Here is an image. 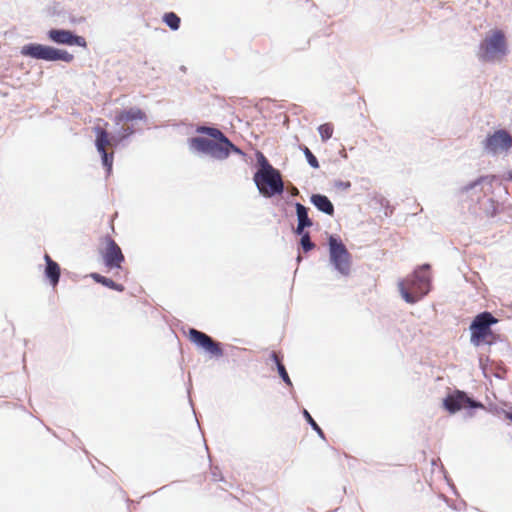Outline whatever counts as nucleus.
Listing matches in <instances>:
<instances>
[{"label":"nucleus","mask_w":512,"mask_h":512,"mask_svg":"<svg viewBox=\"0 0 512 512\" xmlns=\"http://www.w3.org/2000/svg\"><path fill=\"white\" fill-rule=\"evenodd\" d=\"M190 340L197 346L203 348L211 355L220 357L223 355V351L220 347V344L215 342L210 336L207 334L198 331L196 329H190L189 331Z\"/></svg>","instance_id":"ddd939ff"},{"label":"nucleus","mask_w":512,"mask_h":512,"mask_svg":"<svg viewBox=\"0 0 512 512\" xmlns=\"http://www.w3.org/2000/svg\"><path fill=\"white\" fill-rule=\"evenodd\" d=\"M44 258L46 261L45 275L50 280V283L55 286L59 282L60 267L49 255L46 254Z\"/></svg>","instance_id":"6ab92c4d"},{"label":"nucleus","mask_w":512,"mask_h":512,"mask_svg":"<svg viewBox=\"0 0 512 512\" xmlns=\"http://www.w3.org/2000/svg\"><path fill=\"white\" fill-rule=\"evenodd\" d=\"M191 150L211 156L217 160L228 158L229 152L221 142L217 143L205 137H194L189 141Z\"/></svg>","instance_id":"6e6552de"},{"label":"nucleus","mask_w":512,"mask_h":512,"mask_svg":"<svg viewBox=\"0 0 512 512\" xmlns=\"http://www.w3.org/2000/svg\"><path fill=\"white\" fill-rule=\"evenodd\" d=\"M303 415L304 417L306 418L307 422L311 425V427L313 428V430H315L318 435L320 437H324V433L322 431V429L319 427V425L314 421V419L312 418V416L309 414V412L307 410H304L303 411Z\"/></svg>","instance_id":"bb28decb"},{"label":"nucleus","mask_w":512,"mask_h":512,"mask_svg":"<svg viewBox=\"0 0 512 512\" xmlns=\"http://www.w3.org/2000/svg\"><path fill=\"white\" fill-rule=\"evenodd\" d=\"M430 266L425 264L417 269L411 280H409L406 288L404 282H399V291L402 298L410 304L416 303L423 296H425L430 290Z\"/></svg>","instance_id":"f257e3e1"},{"label":"nucleus","mask_w":512,"mask_h":512,"mask_svg":"<svg viewBox=\"0 0 512 512\" xmlns=\"http://www.w3.org/2000/svg\"><path fill=\"white\" fill-rule=\"evenodd\" d=\"M146 115L145 113L137 108L132 107L128 110H123L115 115V122L117 125L123 123V122H130L134 120H145Z\"/></svg>","instance_id":"dca6fc26"},{"label":"nucleus","mask_w":512,"mask_h":512,"mask_svg":"<svg viewBox=\"0 0 512 512\" xmlns=\"http://www.w3.org/2000/svg\"><path fill=\"white\" fill-rule=\"evenodd\" d=\"M506 417H507L509 420H512V412H507V413H506Z\"/></svg>","instance_id":"473e14b6"},{"label":"nucleus","mask_w":512,"mask_h":512,"mask_svg":"<svg viewBox=\"0 0 512 512\" xmlns=\"http://www.w3.org/2000/svg\"><path fill=\"white\" fill-rule=\"evenodd\" d=\"M91 277L97 282V283H100L110 289H114V290H117V291H123L124 290V287L123 285L121 284H118L116 282H114L112 279L110 278H107V277H104L98 273H92L91 274Z\"/></svg>","instance_id":"412c9836"},{"label":"nucleus","mask_w":512,"mask_h":512,"mask_svg":"<svg viewBox=\"0 0 512 512\" xmlns=\"http://www.w3.org/2000/svg\"><path fill=\"white\" fill-rule=\"evenodd\" d=\"M271 357H272V359L274 360V362H275V363H276V365H277V369H278L279 375H280V377L282 378V380H283L286 384H288V385H292L291 380H290V378H289V375H288V373H287V371H286V369H285L284 365H283V364L280 362V360L278 359L277 354L273 352V353L271 354Z\"/></svg>","instance_id":"4be33fe9"},{"label":"nucleus","mask_w":512,"mask_h":512,"mask_svg":"<svg viewBox=\"0 0 512 512\" xmlns=\"http://www.w3.org/2000/svg\"><path fill=\"white\" fill-rule=\"evenodd\" d=\"M296 214H297V228L296 233L302 234L305 228L313 225L312 220L308 216V208L301 203H295Z\"/></svg>","instance_id":"f3484780"},{"label":"nucleus","mask_w":512,"mask_h":512,"mask_svg":"<svg viewBox=\"0 0 512 512\" xmlns=\"http://www.w3.org/2000/svg\"><path fill=\"white\" fill-rule=\"evenodd\" d=\"M298 193H299V190H298L296 187H292V189H291V194H292L293 196H296V195H298Z\"/></svg>","instance_id":"2f4dec72"},{"label":"nucleus","mask_w":512,"mask_h":512,"mask_svg":"<svg viewBox=\"0 0 512 512\" xmlns=\"http://www.w3.org/2000/svg\"><path fill=\"white\" fill-rule=\"evenodd\" d=\"M336 187L342 189V190H347L350 188L351 184L350 182H343V181H338L336 184Z\"/></svg>","instance_id":"7c9ffc66"},{"label":"nucleus","mask_w":512,"mask_h":512,"mask_svg":"<svg viewBox=\"0 0 512 512\" xmlns=\"http://www.w3.org/2000/svg\"><path fill=\"white\" fill-rule=\"evenodd\" d=\"M103 259L105 265L109 268H119L121 263L124 261V256L120 247L111 238H108L107 240V246L103 254Z\"/></svg>","instance_id":"4468645a"},{"label":"nucleus","mask_w":512,"mask_h":512,"mask_svg":"<svg viewBox=\"0 0 512 512\" xmlns=\"http://www.w3.org/2000/svg\"><path fill=\"white\" fill-rule=\"evenodd\" d=\"M318 132L320 134L322 141L325 142L332 137L333 127L331 124L325 123L318 127Z\"/></svg>","instance_id":"b1692460"},{"label":"nucleus","mask_w":512,"mask_h":512,"mask_svg":"<svg viewBox=\"0 0 512 512\" xmlns=\"http://www.w3.org/2000/svg\"><path fill=\"white\" fill-rule=\"evenodd\" d=\"M301 235H302V237H301L300 243H301L303 250L306 252L312 250L314 248V244L311 241L309 234L302 233Z\"/></svg>","instance_id":"cd10ccee"},{"label":"nucleus","mask_w":512,"mask_h":512,"mask_svg":"<svg viewBox=\"0 0 512 512\" xmlns=\"http://www.w3.org/2000/svg\"><path fill=\"white\" fill-rule=\"evenodd\" d=\"M507 53L508 47L504 33L501 30H494L480 43L477 55L483 62H498Z\"/></svg>","instance_id":"f03ea898"},{"label":"nucleus","mask_w":512,"mask_h":512,"mask_svg":"<svg viewBox=\"0 0 512 512\" xmlns=\"http://www.w3.org/2000/svg\"><path fill=\"white\" fill-rule=\"evenodd\" d=\"M197 132L206 134L222 144H229V139L217 128L201 126L197 128Z\"/></svg>","instance_id":"aec40b11"},{"label":"nucleus","mask_w":512,"mask_h":512,"mask_svg":"<svg viewBox=\"0 0 512 512\" xmlns=\"http://www.w3.org/2000/svg\"><path fill=\"white\" fill-rule=\"evenodd\" d=\"M254 182L259 192L265 197H272L281 194L284 190V183L280 172L273 168L268 171H257L254 174Z\"/></svg>","instance_id":"423d86ee"},{"label":"nucleus","mask_w":512,"mask_h":512,"mask_svg":"<svg viewBox=\"0 0 512 512\" xmlns=\"http://www.w3.org/2000/svg\"><path fill=\"white\" fill-rule=\"evenodd\" d=\"M485 183L491 185L492 178L488 176H481L471 183L461 187L460 192L462 194L472 193V200H479L483 194V185Z\"/></svg>","instance_id":"2eb2a0df"},{"label":"nucleus","mask_w":512,"mask_h":512,"mask_svg":"<svg viewBox=\"0 0 512 512\" xmlns=\"http://www.w3.org/2000/svg\"><path fill=\"white\" fill-rule=\"evenodd\" d=\"M512 148V136L505 129H498L488 134L482 141V149L485 154L497 157L507 155Z\"/></svg>","instance_id":"39448f33"},{"label":"nucleus","mask_w":512,"mask_h":512,"mask_svg":"<svg viewBox=\"0 0 512 512\" xmlns=\"http://www.w3.org/2000/svg\"><path fill=\"white\" fill-rule=\"evenodd\" d=\"M223 146L228 150L229 153H230V151H233L237 154L243 155V152L241 151V149H239L234 144H232L230 140H229V144H223Z\"/></svg>","instance_id":"c756f323"},{"label":"nucleus","mask_w":512,"mask_h":512,"mask_svg":"<svg viewBox=\"0 0 512 512\" xmlns=\"http://www.w3.org/2000/svg\"><path fill=\"white\" fill-rule=\"evenodd\" d=\"M310 201L319 211L330 216L334 214V206L327 196L313 194L310 197Z\"/></svg>","instance_id":"a211bd4d"},{"label":"nucleus","mask_w":512,"mask_h":512,"mask_svg":"<svg viewBox=\"0 0 512 512\" xmlns=\"http://www.w3.org/2000/svg\"><path fill=\"white\" fill-rule=\"evenodd\" d=\"M510 178L512 179V173L510 174Z\"/></svg>","instance_id":"72a5a7b5"},{"label":"nucleus","mask_w":512,"mask_h":512,"mask_svg":"<svg viewBox=\"0 0 512 512\" xmlns=\"http://www.w3.org/2000/svg\"><path fill=\"white\" fill-rule=\"evenodd\" d=\"M257 160H258V164L260 166L259 170L258 171H268L270 169H273L274 167L268 162V160L266 159V157L261 153V152H258L257 153Z\"/></svg>","instance_id":"393cba45"},{"label":"nucleus","mask_w":512,"mask_h":512,"mask_svg":"<svg viewBox=\"0 0 512 512\" xmlns=\"http://www.w3.org/2000/svg\"><path fill=\"white\" fill-rule=\"evenodd\" d=\"M303 153L307 159V162L309 163V165L312 168H315V169L319 168V162H318L317 158L314 156V154L309 150V148L304 147Z\"/></svg>","instance_id":"a878e982"},{"label":"nucleus","mask_w":512,"mask_h":512,"mask_svg":"<svg viewBox=\"0 0 512 512\" xmlns=\"http://www.w3.org/2000/svg\"><path fill=\"white\" fill-rule=\"evenodd\" d=\"M497 323V319L490 312L478 314L470 324L471 343L474 346L481 344H491L488 336L492 335L491 326Z\"/></svg>","instance_id":"0eeeda50"},{"label":"nucleus","mask_w":512,"mask_h":512,"mask_svg":"<svg viewBox=\"0 0 512 512\" xmlns=\"http://www.w3.org/2000/svg\"><path fill=\"white\" fill-rule=\"evenodd\" d=\"M190 340L197 346L203 348L211 355L220 357L223 355V351L220 347V344L215 342L210 336L207 334L198 331L196 329H190L189 331Z\"/></svg>","instance_id":"f8f14e48"},{"label":"nucleus","mask_w":512,"mask_h":512,"mask_svg":"<svg viewBox=\"0 0 512 512\" xmlns=\"http://www.w3.org/2000/svg\"><path fill=\"white\" fill-rule=\"evenodd\" d=\"M48 38L61 45L86 47V40L82 36L74 34L70 30L51 29L48 31Z\"/></svg>","instance_id":"9b49d317"},{"label":"nucleus","mask_w":512,"mask_h":512,"mask_svg":"<svg viewBox=\"0 0 512 512\" xmlns=\"http://www.w3.org/2000/svg\"><path fill=\"white\" fill-rule=\"evenodd\" d=\"M96 133V149L101 154L103 166L106 167L107 171L110 172L113 164V155L108 154L106 147L112 145L116 138L113 137L111 140L108 138V133L101 127H95Z\"/></svg>","instance_id":"9d476101"},{"label":"nucleus","mask_w":512,"mask_h":512,"mask_svg":"<svg viewBox=\"0 0 512 512\" xmlns=\"http://www.w3.org/2000/svg\"><path fill=\"white\" fill-rule=\"evenodd\" d=\"M443 405L450 413H456L457 411L469 407V408H484V405L478 401H475L467 396L463 391L456 390L449 394L444 400Z\"/></svg>","instance_id":"1a4fd4ad"},{"label":"nucleus","mask_w":512,"mask_h":512,"mask_svg":"<svg viewBox=\"0 0 512 512\" xmlns=\"http://www.w3.org/2000/svg\"><path fill=\"white\" fill-rule=\"evenodd\" d=\"M330 263L342 276H348L351 270V255L343 242L331 235L328 239Z\"/></svg>","instance_id":"20e7f679"},{"label":"nucleus","mask_w":512,"mask_h":512,"mask_svg":"<svg viewBox=\"0 0 512 512\" xmlns=\"http://www.w3.org/2000/svg\"><path fill=\"white\" fill-rule=\"evenodd\" d=\"M134 133L133 128L131 127H122L118 132V138L117 141L120 142L127 138L128 136L132 135Z\"/></svg>","instance_id":"c85d7f7f"},{"label":"nucleus","mask_w":512,"mask_h":512,"mask_svg":"<svg viewBox=\"0 0 512 512\" xmlns=\"http://www.w3.org/2000/svg\"><path fill=\"white\" fill-rule=\"evenodd\" d=\"M21 54L38 60L63 61L66 63H70L74 59V56L66 50L35 43L24 45L21 48Z\"/></svg>","instance_id":"7ed1b4c3"},{"label":"nucleus","mask_w":512,"mask_h":512,"mask_svg":"<svg viewBox=\"0 0 512 512\" xmlns=\"http://www.w3.org/2000/svg\"><path fill=\"white\" fill-rule=\"evenodd\" d=\"M163 21L172 30H177L180 26V18L173 12L166 13Z\"/></svg>","instance_id":"5701e85b"}]
</instances>
